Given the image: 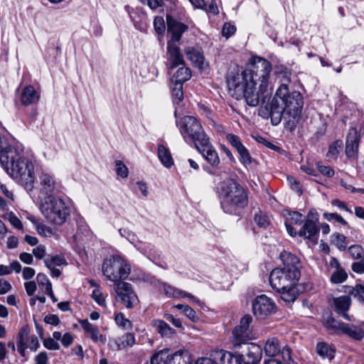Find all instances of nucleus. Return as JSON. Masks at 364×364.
Masks as SVG:
<instances>
[{"instance_id": "4be33fe9", "label": "nucleus", "mask_w": 364, "mask_h": 364, "mask_svg": "<svg viewBox=\"0 0 364 364\" xmlns=\"http://www.w3.org/2000/svg\"><path fill=\"white\" fill-rule=\"evenodd\" d=\"M213 358L219 364H242V358L240 354L235 355L224 350L214 351Z\"/></svg>"}, {"instance_id": "f257e3e1", "label": "nucleus", "mask_w": 364, "mask_h": 364, "mask_svg": "<svg viewBox=\"0 0 364 364\" xmlns=\"http://www.w3.org/2000/svg\"><path fill=\"white\" fill-rule=\"evenodd\" d=\"M303 105L301 94L282 84L273 97L263 100L258 114L263 119H270L273 125L279 124L283 118L286 128L293 131L301 119Z\"/></svg>"}, {"instance_id": "3c124183", "label": "nucleus", "mask_w": 364, "mask_h": 364, "mask_svg": "<svg viewBox=\"0 0 364 364\" xmlns=\"http://www.w3.org/2000/svg\"><path fill=\"white\" fill-rule=\"evenodd\" d=\"M119 232L122 237H126L132 244H133L138 250L142 252L140 247L136 244V235L133 232L126 229H119Z\"/></svg>"}, {"instance_id": "bf43d9fd", "label": "nucleus", "mask_w": 364, "mask_h": 364, "mask_svg": "<svg viewBox=\"0 0 364 364\" xmlns=\"http://www.w3.org/2000/svg\"><path fill=\"white\" fill-rule=\"evenodd\" d=\"M289 223L294 225H301L304 221L303 215L299 212H292L289 214Z\"/></svg>"}, {"instance_id": "864d4df0", "label": "nucleus", "mask_w": 364, "mask_h": 364, "mask_svg": "<svg viewBox=\"0 0 364 364\" xmlns=\"http://www.w3.org/2000/svg\"><path fill=\"white\" fill-rule=\"evenodd\" d=\"M154 27L156 33L161 34L165 31V22L163 17L156 16L154 20Z\"/></svg>"}, {"instance_id": "c9c22d12", "label": "nucleus", "mask_w": 364, "mask_h": 364, "mask_svg": "<svg viewBox=\"0 0 364 364\" xmlns=\"http://www.w3.org/2000/svg\"><path fill=\"white\" fill-rule=\"evenodd\" d=\"M174 307L179 310H181L183 313L186 315V316L193 322L198 321V317L197 316L196 312L189 306L183 304H177Z\"/></svg>"}, {"instance_id": "20e7f679", "label": "nucleus", "mask_w": 364, "mask_h": 364, "mask_svg": "<svg viewBox=\"0 0 364 364\" xmlns=\"http://www.w3.org/2000/svg\"><path fill=\"white\" fill-rule=\"evenodd\" d=\"M301 277L296 270L288 271L282 268L274 269L269 275L271 287L281 294L282 299L287 302H293L296 299V285Z\"/></svg>"}, {"instance_id": "1a4fd4ad", "label": "nucleus", "mask_w": 364, "mask_h": 364, "mask_svg": "<svg viewBox=\"0 0 364 364\" xmlns=\"http://www.w3.org/2000/svg\"><path fill=\"white\" fill-rule=\"evenodd\" d=\"M177 126L184 140L193 141L195 147L208 138L200 122L193 116L183 117Z\"/></svg>"}, {"instance_id": "49530a36", "label": "nucleus", "mask_w": 364, "mask_h": 364, "mask_svg": "<svg viewBox=\"0 0 364 364\" xmlns=\"http://www.w3.org/2000/svg\"><path fill=\"white\" fill-rule=\"evenodd\" d=\"M44 262L48 268H50L52 266H60L65 263V259L61 256H54L51 259H45Z\"/></svg>"}, {"instance_id": "423d86ee", "label": "nucleus", "mask_w": 364, "mask_h": 364, "mask_svg": "<svg viewBox=\"0 0 364 364\" xmlns=\"http://www.w3.org/2000/svg\"><path fill=\"white\" fill-rule=\"evenodd\" d=\"M272 71V65L265 58L255 56L252 58L249 67L241 73H236L231 77H242L243 80L257 84L259 82L262 92H265L269 87V79Z\"/></svg>"}, {"instance_id": "f3484780", "label": "nucleus", "mask_w": 364, "mask_h": 364, "mask_svg": "<svg viewBox=\"0 0 364 364\" xmlns=\"http://www.w3.org/2000/svg\"><path fill=\"white\" fill-rule=\"evenodd\" d=\"M360 141V132L355 127H351L349 129L346 141V154L348 158L354 159L356 157Z\"/></svg>"}, {"instance_id": "0eeeda50", "label": "nucleus", "mask_w": 364, "mask_h": 364, "mask_svg": "<svg viewBox=\"0 0 364 364\" xmlns=\"http://www.w3.org/2000/svg\"><path fill=\"white\" fill-rule=\"evenodd\" d=\"M102 270L103 274L117 286V283L124 282L131 272V265L121 255H114L104 260Z\"/></svg>"}, {"instance_id": "6e6552de", "label": "nucleus", "mask_w": 364, "mask_h": 364, "mask_svg": "<svg viewBox=\"0 0 364 364\" xmlns=\"http://www.w3.org/2000/svg\"><path fill=\"white\" fill-rule=\"evenodd\" d=\"M41 211L46 220L55 225H63L70 215V210L63 200L46 197L41 203Z\"/></svg>"}, {"instance_id": "774afa93", "label": "nucleus", "mask_w": 364, "mask_h": 364, "mask_svg": "<svg viewBox=\"0 0 364 364\" xmlns=\"http://www.w3.org/2000/svg\"><path fill=\"white\" fill-rule=\"evenodd\" d=\"M48 358L46 352L39 353L35 358L34 364H48Z\"/></svg>"}, {"instance_id": "a19ab883", "label": "nucleus", "mask_w": 364, "mask_h": 364, "mask_svg": "<svg viewBox=\"0 0 364 364\" xmlns=\"http://www.w3.org/2000/svg\"><path fill=\"white\" fill-rule=\"evenodd\" d=\"M350 255L355 259L364 257V249L359 245H350L348 248Z\"/></svg>"}, {"instance_id": "f03ea898", "label": "nucleus", "mask_w": 364, "mask_h": 364, "mask_svg": "<svg viewBox=\"0 0 364 364\" xmlns=\"http://www.w3.org/2000/svg\"><path fill=\"white\" fill-rule=\"evenodd\" d=\"M0 163L5 171L26 188L32 189L35 181L33 162L21 156L14 147L0 152Z\"/></svg>"}, {"instance_id": "5701e85b", "label": "nucleus", "mask_w": 364, "mask_h": 364, "mask_svg": "<svg viewBox=\"0 0 364 364\" xmlns=\"http://www.w3.org/2000/svg\"><path fill=\"white\" fill-rule=\"evenodd\" d=\"M184 53L188 59L200 69H205L208 63L205 60L203 53L193 47L188 46L184 49Z\"/></svg>"}, {"instance_id": "ddd939ff", "label": "nucleus", "mask_w": 364, "mask_h": 364, "mask_svg": "<svg viewBox=\"0 0 364 364\" xmlns=\"http://www.w3.org/2000/svg\"><path fill=\"white\" fill-rule=\"evenodd\" d=\"M196 149L212 167L218 168L220 162V158L217 151L210 144L209 137L197 145Z\"/></svg>"}, {"instance_id": "9b49d317", "label": "nucleus", "mask_w": 364, "mask_h": 364, "mask_svg": "<svg viewBox=\"0 0 364 364\" xmlns=\"http://www.w3.org/2000/svg\"><path fill=\"white\" fill-rule=\"evenodd\" d=\"M114 291L127 309H132L138 301L136 294L129 283L120 282L114 286Z\"/></svg>"}, {"instance_id": "69168bd1", "label": "nucleus", "mask_w": 364, "mask_h": 364, "mask_svg": "<svg viewBox=\"0 0 364 364\" xmlns=\"http://www.w3.org/2000/svg\"><path fill=\"white\" fill-rule=\"evenodd\" d=\"M352 270L358 274L364 273V258L359 262H353L351 265Z\"/></svg>"}, {"instance_id": "c756f323", "label": "nucleus", "mask_w": 364, "mask_h": 364, "mask_svg": "<svg viewBox=\"0 0 364 364\" xmlns=\"http://www.w3.org/2000/svg\"><path fill=\"white\" fill-rule=\"evenodd\" d=\"M170 364H191L192 359L188 350L181 349L171 355Z\"/></svg>"}, {"instance_id": "e2e57ef3", "label": "nucleus", "mask_w": 364, "mask_h": 364, "mask_svg": "<svg viewBox=\"0 0 364 364\" xmlns=\"http://www.w3.org/2000/svg\"><path fill=\"white\" fill-rule=\"evenodd\" d=\"M318 171L324 176L332 177L334 175L333 170L328 166H324L320 164H317Z\"/></svg>"}, {"instance_id": "09e8293b", "label": "nucleus", "mask_w": 364, "mask_h": 364, "mask_svg": "<svg viewBox=\"0 0 364 364\" xmlns=\"http://www.w3.org/2000/svg\"><path fill=\"white\" fill-rule=\"evenodd\" d=\"M240 156V161L244 165H250L252 163V157L247 149L244 147L237 151Z\"/></svg>"}, {"instance_id": "393cba45", "label": "nucleus", "mask_w": 364, "mask_h": 364, "mask_svg": "<svg viewBox=\"0 0 364 364\" xmlns=\"http://www.w3.org/2000/svg\"><path fill=\"white\" fill-rule=\"evenodd\" d=\"M340 336H346L354 340L360 341L364 337V331L358 326L344 323Z\"/></svg>"}, {"instance_id": "f704fd0d", "label": "nucleus", "mask_w": 364, "mask_h": 364, "mask_svg": "<svg viewBox=\"0 0 364 364\" xmlns=\"http://www.w3.org/2000/svg\"><path fill=\"white\" fill-rule=\"evenodd\" d=\"M172 84V98L174 104H178L183 99V85L180 83L171 82Z\"/></svg>"}, {"instance_id": "2eb2a0df", "label": "nucleus", "mask_w": 364, "mask_h": 364, "mask_svg": "<svg viewBox=\"0 0 364 364\" xmlns=\"http://www.w3.org/2000/svg\"><path fill=\"white\" fill-rule=\"evenodd\" d=\"M166 23L167 31L171 34L168 43H178L183 33L188 31V26L170 15L166 16Z\"/></svg>"}, {"instance_id": "4d7b16f0", "label": "nucleus", "mask_w": 364, "mask_h": 364, "mask_svg": "<svg viewBox=\"0 0 364 364\" xmlns=\"http://www.w3.org/2000/svg\"><path fill=\"white\" fill-rule=\"evenodd\" d=\"M110 347L114 350H120L126 348L124 337H119L111 341Z\"/></svg>"}, {"instance_id": "37998d69", "label": "nucleus", "mask_w": 364, "mask_h": 364, "mask_svg": "<svg viewBox=\"0 0 364 364\" xmlns=\"http://www.w3.org/2000/svg\"><path fill=\"white\" fill-rule=\"evenodd\" d=\"M255 221L259 227L262 228H266L269 225L268 217L261 211L255 214Z\"/></svg>"}, {"instance_id": "13d9d810", "label": "nucleus", "mask_w": 364, "mask_h": 364, "mask_svg": "<svg viewBox=\"0 0 364 364\" xmlns=\"http://www.w3.org/2000/svg\"><path fill=\"white\" fill-rule=\"evenodd\" d=\"M252 317L250 315L247 314L240 319V324L236 327L247 329L252 331V328L250 327V323H252Z\"/></svg>"}, {"instance_id": "ea45409f", "label": "nucleus", "mask_w": 364, "mask_h": 364, "mask_svg": "<svg viewBox=\"0 0 364 364\" xmlns=\"http://www.w3.org/2000/svg\"><path fill=\"white\" fill-rule=\"evenodd\" d=\"M350 295L356 299L359 302L364 303V285H355L350 292Z\"/></svg>"}, {"instance_id": "72a5a7b5", "label": "nucleus", "mask_w": 364, "mask_h": 364, "mask_svg": "<svg viewBox=\"0 0 364 364\" xmlns=\"http://www.w3.org/2000/svg\"><path fill=\"white\" fill-rule=\"evenodd\" d=\"M154 326L163 337H170L176 333L173 328H171L168 323L162 320H155Z\"/></svg>"}, {"instance_id": "412c9836", "label": "nucleus", "mask_w": 364, "mask_h": 364, "mask_svg": "<svg viewBox=\"0 0 364 364\" xmlns=\"http://www.w3.org/2000/svg\"><path fill=\"white\" fill-rule=\"evenodd\" d=\"M279 257L284 266L283 269L288 271L295 269L300 272L301 265L299 259L295 255L284 250L280 254Z\"/></svg>"}, {"instance_id": "052dcab7", "label": "nucleus", "mask_w": 364, "mask_h": 364, "mask_svg": "<svg viewBox=\"0 0 364 364\" xmlns=\"http://www.w3.org/2000/svg\"><path fill=\"white\" fill-rule=\"evenodd\" d=\"M43 346L48 350H58L59 343L52 338H48L43 340Z\"/></svg>"}, {"instance_id": "cd10ccee", "label": "nucleus", "mask_w": 364, "mask_h": 364, "mask_svg": "<svg viewBox=\"0 0 364 364\" xmlns=\"http://www.w3.org/2000/svg\"><path fill=\"white\" fill-rule=\"evenodd\" d=\"M323 324L328 331L340 336L344 322L336 319L332 316H328L323 318Z\"/></svg>"}, {"instance_id": "bb28decb", "label": "nucleus", "mask_w": 364, "mask_h": 364, "mask_svg": "<svg viewBox=\"0 0 364 364\" xmlns=\"http://www.w3.org/2000/svg\"><path fill=\"white\" fill-rule=\"evenodd\" d=\"M251 337V331L235 327L232 331V345L234 347L240 346L246 343Z\"/></svg>"}, {"instance_id": "7c9ffc66", "label": "nucleus", "mask_w": 364, "mask_h": 364, "mask_svg": "<svg viewBox=\"0 0 364 364\" xmlns=\"http://www.w3.org/2000/svg\"><path fill=\"white\" fill-rule=\"evenodd\" d=\"M191 77V71L190 68L181 65L171 78V82L183 84Z\"/></svg>"}, {"instance_id": "5fc2aeb1", "label": "nucleus", "mask_w": 364, "mask_h": 364, "mask_svg": "<svg viewBox=\"0 0 364 364\" xmlns=\"http://www.w3.org/2000/svg\"><path fill=\"white\" fill-rule=\"evenodd\" d=\"M92 297L100 306H106L105 299L100 289L97 288L92 291Z\"/></svg>"}, {"instance_id": "338daca9", "label": "nucleus", "mask_w": 364, "mask_h": 364, "mask_svg": "<svg viewBox=\"0 0 364 364\" xmlns=\"http://www.w3.org/2000/svg\"><path fill=\"white\" fill-rule=\"evenodd\" d=\"M196 364H219L217 360L213 358V352L210 354V357H203L198 358Z\"/></svg>"}, {"instance_id": "8fccbe9b", "label": "nucleus", "mask_w": 364, "mask_h": 364, "mask_svg": "<svg viewBox=\"0 0 364 364\" xmlns=\"http://www.w3.org/2000/svg\"><path fill=\"white\" fill-rule=\"evenodd\" d=\"M115 166L117 174L123 178H127L129 171L127 166L122 161H117Z\"/></svg>"}, {"instance_id": "4c0bfd02", "label": "nucleus", "mask_w": 364, "mask_h": 364, "mask_svg": "<svg viewBox=\"0 0 364 364\" xmlns=\"http://www.w3.org/2000/svg\"><path fill=\"white\" fill-rule=\"evenodd\" d=\"M28 334V330L26 327L21 328L17 336V346L18 348H27Z\"/></svg>"}, {"instance_id": "9d476101", "label": "nucleus", "mask_w": 364, "mask_h": 364, "mask_svg": "<svg viewBox=\"0 0 364 364\" xmlns=\"http://www.w3.org/2000/svg\"><path fill=\"white\" fill-rule=\"evenodd\" d=\"M318 221V215L317 212L315 210H310L304 222V225L298 231V235L314 242H317L320 230L317 225Z\"/></svg>"}, {"instance_id": "b1692460", "label": "nucleus", "mask_w": 364, "mask_h": 364, "mask_svg": "<svg viewBox=\"0 0 364 364\" xmlns=\"http://www.w3.org/2000/svg\"><path fill=\"white\" fill-rule=\"evenodd\" d=\"M40 99V93L31 85L26 86L21 94V102L24 106L36 104Z\"/></svg>"}, {"instance_id": "473e14b6", "label": "nucleus", "mask_w": 364, "mask_h": 364, "mask_svg": "<svg viewBox=\"0 0 364 364\" xmlns=\"http://www.w3.org/2000/svg\"><path fill=\"white\" fill-rule=\"evenodd\" d=\"M171 355L168 348L155 353L151 358V364H170Z\"/></svg>"}, {"instance_id": "a211bd4d", "label": "nucleus", "mask_w": 364, "mask_h": 364, "mask_svg": "<svg viewBox=\"0 0 364 364\" xmlns=\"http://www.w3.org/2000/svg\"><path fill=\"white\" fill-rule=\"evenodd\" d=\"M351 306V299L349 296H341L333 298V308L337 314L342 316L347 321H352L353 319L348 314Z\"/></svg>"}, {"instance_id": "c85d7f7f", "label": "nucleus", "mask_w": 364, "mask_h": 364, "mask_svg": "<svg viewBox=\"0 0 364 364\" xmlns=\"http://www.w3.org/2000/svg\"><path fill=\"white\" fill-rule=\"evenodd\" d=\"M316 353L323 360L331 361L335 356L334 346L325 342H319L316 345Z\"/></svg>"}, {"instance_id": "39448f33", "label": "nucleus", "mask_w": 364, "mask_h": 364, "mask_svg": "<svg viewBox=\"0 0 364 364\" xmlns=\"http://www.w3.org/2000/svg\"><path fill=\"white\" fill-rule=\"evenodd\" d=\"M228 89L230 95L239 100L244 98L247 104L250 107H256L259 102L270 95L269 89L265 92H262L260 85L257 87L256 83L243 80L241 77H231L228 79Z\"/></svg>"}, {"instance_id": "a878e982", "label": "nucleus", "mask_w": 364, "mask_h": 364, "mask_svg": "<svg viewBox=\"0 0 364 364\" xmlns=\"http://www.w3.org/2000/svg\"><path fill=\"white\" fill-rule=\"evenodd\" d=\"M282 345L277 338H268L265 342L264 350L266 355L274 357L279 355L282 350Z\"/></svg>"}, {"instance_id": "7ed1b4c3", "label": "nucleus", "mask_w": 364, "mask_h": 364, "mask_svg": "<svg viewBox=\"0 0 364 364\" xmlns=\"http://www.w3.org/2000/svg\"><path fill=\"white\" fill-rule=\"evenodd\" d=\"M218 195L223 210L229 214H237L248 204L246 190L233 180L222 182L218 188Z\"/></svg>"}, {"instance_id": "58836bf2", "label": "nucleus", "mask_w": 364, "mask_h": 364, "mask_svg": "<svg viewBox=\"0 0 364 364\" xmlns=\"http://www.w3.org/2000/svg\"><path fill=\"white\" fill-rule=\"evenodd\" d=\"M348 278V274L343 269L335 270L331 276V282L333 284H341Z\"/></svg>"}, {"instance_id": "de8ad7c7", "label": "nucleus", "mask_w": 364, "mask_h": 364, "mask_svg": "<svg viewBox=\"0 0 364 364\" xmlns=\"http://www.w3.org/2000/svg\"><path fill=\"white\" fill-rule=\"evenodd\" d=\"M343 143L341 141H336L332 144L328 149L327 156L329 158H335L342 149Z\"/></svg>"}, {"instance_id": "680f3d73", "label": "nucleus", "mask_w": 364, "mask_h": 364, "mask_svg": "<svg viewBox=\"0 0 364 364\" xmlns=\"http://www.w3.org/2000/svg\"><path fill=\"white\" fill-rule=\"evenodd\" d=\"M202 9L213 15H218L219 14V9L215 0H212L208 6L205 4V8H203Z\"/></svg>"}, {"instance_id": "f8f14e48", "label": "nucleus", "mask_w": 364, "mask_h": 364, "mask_svg": "<svg viewBox=\"0 0 364 364\" xmlns=\"http://www.w3.org/2000/svg\"><path fill=\"white\" fill-rule=\"evenodd\" d=\"M274 303L266 295L262 294L256 297L252 303L254 314L259 318H264L273 311Z\"/></svg>"}, {"instance_id": "0e129e2a", "label": "nucleus", "mask_w": 364, "mask_h": 364, "mask_svg": "<svg viewBox=\"0 0 364 364\" xmlns=\"http://www.w3.org/2000/svg\"><path fill=\"white\" fill-rule=\"evenodd\" d=\"M36 279L38 285L40 287H45V289L48 288V284H51L46 275L42 273L38 274Z\"/></svg>"}, {"instance_id": "6e6d98bb", "label": "nucleus", "mask_w": 364, "mask_h": 364, "mask_svg": "<svg viewBox=\"0 0 364 364\" xmlns=\"http://www.w3.org/2000/svg\"><path fill=\"white\" fill-rule=\"evenodd\" d=\"M235 31L236 28L234 25L230 23H225L223 26L222 35L226 38H228L235 33Z\"/></svg>"}, {"instance_id": "dca6fc26", "label": "nucleus", "mask_w": 364, "mask_h": 364, "mask_svg": "<svg viewBox=\"0 0 364 364\" xmlns=\"http://www.w3.org/2000/svg\"><path fill=\"white\" fill-rule=\"evenodd\" d=\"M168 69L172 71L176 67L184 65L183 55L178 43H167Z\"/></svg>"}, {"instance_id": "a18cd8bd", "label": "nucleus", "mask_w": 364, "mask_h": 364, "mask_svg": "<svg viewBox=\"0 0 364 364\" xmlns=\"http://www.w3.org/2000/svg\"><path fill=\"white\" fill-rule=\"evenodd\" d=\"M32 222L35 225L36 229L39 235L47 237L52 234V230L43 223H39L36 220H32Z\"/></svg>"}, {"instance_id": "603ef678", "label": "nucleus", "mask_w": 364, "mask_h": 364, "mask_svg": "<svg viewBox=\"0 0 364 364\" xmlns=\"http://www.w3.org/2000/svg\"><path fill=\"white\" fill-rule=\"evenodd\" d=\"M114 319L117 325L124 328H130L132 327L131 321L126 318L122 313L117 314Z\"/></svg>"}, {"instance_id": "c03bdc74", "label": "nucleus", "mask_w": 364, "mask_h": 364, "mask_svg": "<svg viewBox=\"0 0 364 364\" xmlns=\"http://www.w3.org/2000/svg\"><path fill=\"white\" fill-rule=\"evenodd\" d=\"M333 241L337 247L340 250H345L348 245L347 237L345 235L339 233L333 235Z\"/></svg>"}, {"instance_id": "6ab92c4d", "label": "nucleus", "mask_w": 364, "mask_h": 364, "mask_svg": "<svg viewBox=\"0 0 364 364\" xmlns=\"http://www.w3.org/2000/svg\"><path fill=\"white\" fill-rule=\"evenodd\" d=\"M240 356L245 364H257L262 358V348L256 343H248L246 347V353Z\"/></svg>"}, {"instance_id": "4468645a", "label": "nucleus", "mask_w": 364, "mask_h": 364, "mask_svg": "<svg viewBox=\"0 0 364 364\" xmlns=\"http://www.w3.org/2000/svg\"><path fill=\"white\" fill-rule=\"evenodd\" d=\"M39 186L41 193L47 197H52L53 194L58 193L60 188L53 176L43 171L39 175Z\"/></svg>"}, {"instance_id": "2f4dec72", "label": "nucleus", "mask_w": 364, "mask_h": 364, "mask_svg": "<svg viewBox=\"0 0 364 364\" xmlns=\"http://www.w3.org/2000/svg\"><path fill=\"white\" fill-rule=\"evenodd\" d=\"M158 157L166 168H171L173 165V159L169 149L163 144L158 146Z\"/></svg>"}, {"instance_id": "e433bc0d", "label": "nucleus", "mask_w": 364, "mask_h": 364, "mask_svg": "<svg viewBox=\"0 0 364 364\" xmlns=\"http://www.w3.org/2000/svg\"><path fill=\"white\" fill-rule=\"evenodd\" d=\"M225 139L236 149L237 152L245 147L242 143L240 138L234 134H227Z\"/></svg>"}, {"instance_id": "79ce46f5", "label": "nucleus", "mask_w": 364, "mask_h": 364, "mask_svg": "<svg viewBox=\"0 0 364 364\" xmlns=\"http://www.w3.org/2000/svg\"><path fill=\"white\" fill-rule=\"evenodd\" d=\"M163 291L168 297L178 299L180 297L181 290L169 284H164Z\"/></svg>"}, {"instance_id": "aec40b11", "label": "nucleus", "mask_w": 364, "mask_h": 364, "mask_svg": "<svg viewBox=\"0 0 364 364\" xmlns=\"http://www.w3.org/2000/svg\"><path fill=\"white\" fill-rule=\"evenodd\" d=\"M80 323L83 330L89 334V337L93 342L101 343H105L106 337L100 333V329L97 326L91 323L87 319L80 321Z\"/></svg>"}]
</instances>
